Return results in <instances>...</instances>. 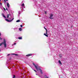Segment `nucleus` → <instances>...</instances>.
I'll return each mask as SVG.
<instances>
[{
	"instance_id": "nucleus-1",
	"label": "nucleus",
	"mask_w": 78,
	"mask_h": 78,
	"mask_svg": "<svg viewBox=\"0 0 78 78\" xmlns=\"http://www.w3.org/2000/svg\"><path fill=\"white\" fill-rule=\"evenodd\" d=\"M33 64L34 65V66L36 68V69H37V71H39V70L41 73V74L43 73L42 72V70H41V68L38 67H37L36 66V65L34 64V63H33Z\"/></svg>"
},
{
	"instance_id": "nucleus-2",
	"label": "nucleus",
	"mask_w": 78,
	"mask_h": 78,
	"mask_svg": "<svg viewBox=\"0 0 78 78\" xmlns=\"http://www.w3.org/2000/svg\"><path fill=\"white\" fill-rule=\"evenodd\" d=\"M3 41V42L0 44V46H1V45L3 44V45H4L5 48H6V41L5 39H4Z\"/></svg>"
},
{
	"instance_id": "nucleus-3",
	"label": "nucleus",
	"mask_w": 78,
	"mask_h": 78,
	"mask_svg": "<svg viewBox=\"0 0 78 78\" xmlns=\"http://www.w3.org/2000/svg\"><path fill=\"white\" fill-rule=\"evenodd\" d=\"M53 14L52 13H51L50 14V17L49 18L50 19H53Z\"/></svg>"
},
{
	"instance_id": "nucleus-4",
	"label": "nucleus",
	"mask_w": 78,
	"mask_h": 78,
	"mask_svg": "<svg viewBox=\"0 0 78 78\" xmlns=\"http://www.w3.org/2000/svg\"><path fill=\"white\" fill-rule=\"evenodd\" d=\"M14 20V18H13L12 20H9L8 19H5V20L7 21V22H12V20Z\"/></svg>"
},
{
	"instance_id": "nucleus-5",
	"label": "nucleus",
	"mask_w": 78,
	"mask_h": 78,
	"mask_svg": "<svg viewBox=\"0 0 78 78\" xmlns=\"http://www.w3.org/2000/svg\"><path fill=\"white\" fill-rule=\"evenodd\" d=\"M2 16H3V17H4L5 18H6V16H5L4 14L2 13Z\"/></svg>"
},
{
	"instance_id": "nucleus-6",
	"label": "nucleus",
	"mask_w": 78,
	"mask_h": 78,
	"mask_svg": "<svg viewBox=\"0 0 78 78\" xmlns=\"http://www.w3.org/2000/svg\"><path fill=\"white\" fill-rule=\"evenodd\" d=\"M58 62L59 63V64L61 65H62V63H61V61L60 60H59L58 61Z\"/></svg>"
},
{
	"instance_id": "nucleus-7",
	"label": "nucleus",
	"mask_w": 78,
	"mask_h": 78,
	"mask_svg": "<svg viewBox=\"0 0 78 78\" xmlns=\"http://www.w3.org/2000/svg\"><path fill=\"white\" fill-rule=\"evenodd\" d=\"M7 6L8 8H9V3H7Z\"/></svg>"
},
{
	"instance_id": "nucleus-8",
	"label": "nucleus",
	"mask_w": 78,
	"mask_h": 78,
	"mask_svg": "<svg viewBox=\"0 0 78 78\" xmlns=\"http://www.w3.org/2000/svg\"><path fill=\"white\" fill-rule=\"evenodd\" d=\"M12 55H15V56H19V55L17 54H12Z\"/></svg>"
},
{
	"instance_id": "nucleus-9",
	"label": "nucleus",
	"mask_w": 78,
	"mask_h": 78,
	"mask_svg": "<svg viewBox=\"0 0 78 78\" xmlns=\"http://www.w3.org/2000/svg\"><path fill=\"white\" fill-rule=\"evenodd\" d=\"M32 55V54H29L28 55H26V56H31Z\"/></svg>"
},
{
	"instance_id": "nucleus-10",
	"label": "nucleus",
	"mask_w": 78,
	"mask_h": 78,
	"mask_svg": "<svg viewBox=\"0 0 78 78\" xmlns=\"http://www.w3.org/2000/svg\"><path fill=\"white\" fill-rule=\"evenodd\" d=\"M44 77L45 78H48V77L47 76V75H45L44 76Z\"/></svg>"
},
{
	"instance_id": "nucleus-11",
	"label": "nucleus",
	"mask_w": 78,
	"mask_h": 78,
	"mask_svg": "<svg viewBox=\"0 0 78 78\" xmlns=\"http://www.w3.org/2000/svg\"><path fill=\"white\" fill-rule=\"evenodd\" d=\"M16 22H20V20H17L16 21Z\"/></svg>"
},
{
	"instance_id": "nucleus-12",
	"label": "nucleus",
	"mask_w": 78,
	"mask_h": 78,
	"mask_svg": "<svg viewBox=\"0 0 78 78\" xmlns=\"http://www.w3.org/2000/svg\"><path fill=\"white\" fill-rule=\"evenodd\" d=\"M18 39H22V37H18Z\"/></svg>"
},
{
	"instance_id": "nucleus-13",
	"label": "nucleus",
	"mask_w": 78,
	"mask_h": 78,
	"mask_svg": "<svg viewBox=\"0 0 78 78\" xmlns=\"http://www.w3.org/2000/svg\"><path fill=\"white\" fill-rule=\"evenodd\" d=\"M5 3H6V1H8V0H4Z\"/></svg>"
},
{
	"instance_id": "nucleus-14",
	"label": "nucleus",
	"mask_w": 78,
	"mask_h": 78,
	"mask_svg": "<svg viewBox=\"0 0 78 78\" xmlns=\"http://www.w3.org/2000/svg\"><path fill=\"white\" fill-rule=\"evenodd\" d=\"M44 35H45V36H46V37H48V35L46 34H44Z\"/></svg>"
},
{
	"instance_id": "nucleus-15",
	"label": "nucleus",
	"mask_w": 78,
	"mask_h": 78,
	"mask_svg": "<svg viewBox=\"0 0 78 78\" xmlns=\"http://www.w3.org/2000/svg\"><path fill=\"white\" fill-rule=\"evenodd\" d=\"M19 30L20 31H22V28H20L19 29Z\"/></svg>"
},
{
	"instance_id": "nucleus-16",
	"label": "nucleus",
	"mask_w": 78,
	"mask_h": 78,
	"mask_svg": "<svg viewBox=\"0 0 78 78\" xmlns=\"http://www.w3.org/2000/svg\"><path fill=\"white\" fill-rule=\"evenodd\" d=\"M16 78V76L15 75H13V76L12 77V78Z\"/></svg>"
},
{
	"instance_id": "nucleus-17",
	"label": "nucleus",
	"mask_w": 78,
	"mask_h": 78,
	"mask_svg": "<svg viewBox=\"0 0 78 78\" xmlns=\"http://www.w3.org/2000/svg\"><path fill=\"white\" fill-rule=\"evenodd\" d=\"M46 34H47V35H48V34L47 33V30H46Z\"/></svg>"
},
{
	"instance_id": "nucleus-18",
	"label": "nucleus",
	"mask_w": 78,
	"mask_h": 78,
	"mask_svg": "<svg viewBox=\"0 0 78 78\" xmlns=\"http://www.w3.org/2000/svg\"><path fill=\"white\" fill-rule=\"evenodd\" d=\"M9 14H8V15H7V18H9Z\"/></svg>"
},
{
	"instance_id": "nucleus-19",
	"label": "nucleus",
	"mask_w": 78,
	"mask_h": 78,
	"mask_svg": "<svg viewBox=\"0 0 78 78\" xmlns=\"http://www.w3.org/2000/svg\"><path fill=\"white\" fill-rule=\"evenodd\" d=\"M22 6H24V3H23L22 5Z\"/></svg>"
},
{
	"instance_id": "nucleus-20",
	"label": "nucleus",
	"mask_w": 78,
	"mask_h": 78,
	"mask_svg": "<svg viewBox=\"0 0 78 78\" xmlns=\"http://www.w3.org/2000/svg\"><path fill=\"white\" fill-rule=\"evenodd\" d=\"M20 11H19V15H20Z\"/></svg>"
},
{
	"instance_id": "nucleus-21",
	"label": "nucleus",
	"mask_w": 78,
	"mask_h": 78,
	"mask_svg": "<svg viewBox=\"0 0 78 78\" xmlns=\"http://www.w3.org/2000/svg\"><path fill=\"white\" fill-rule=\"evenodd\" d=\"M60 58H61V57H62V55H60Z\"/></svg>"
},
{
	"instance_id": "nucleus-22",
	"label": "nucleus",
	"mask_w": 78,
	"mask_h": 78,
	"mask_svg": "<svg viewBox=\"0 0 78 78\" xmlns=\"http://www.w3.org/2000/svg\"><path fill=\"white\" fill-rule=\"evenodd\" d=\"M0 40H2V38H1L0 37Z\"/></svg>"
},
{
	"instance_id": "nucleus-23",
	"label": "nucleus",
	"mask_w": 78,
	"mask_h": 78,
	"mask_svg": "<svg viewBox=\"0 0 78 78\" xmlns=\"http://www.w3.org/2000/svg\"><path fill=\"white\" fill-rule=\"evenodd\" d=\"M44 29H45L46 30V31H47V29H46V28L45 27H44Z\"/></svg>"
},
{
	"instance_id": "nucleus-24",
	"label": "nucleus",
	"mask_w": 78,
	"mask_h": 78,
	"mask_svg": "<svg viewBox=\"0 0 78 78\" xmlns=\"http://www.w3.org/2000/svg\"><path fill=\"white\" fill-rule=\"evenodd\" d=\"M23 8H25V6L24 5V6H23Z\"/></svg>"
},
{
	"instance_id": "nucleus-25",
	"label": "nucleus",
	"mask_w": 78,
	"mask_h": 78,
	"mask_svg": "<svg viewBox=\"0 0 78 78\" xmlns=\"http://www.w3.org/2000/svg\"><path fill=\"white\" fill-rule=\"evenodd\" d=\"M3 9H4V11H6V9H5V8H3Z\"/></svg>"
},
{
	"instance_id": "nucleus-26",
	"label": "nucleus",
	"mask_w": 78,
	"mask_h": 78,
	"mask_svg": "<svg viewBox=\"0 0 78 78\" xmlns=\"http://www.w3.org/2000/svg\"><path fill=\"white\" fill-rule=\"evenodd\" d=\"M21 27H23L22 25H20Z\"/></svg>"
},
{
	"instance_id": "nucleus-27",
	"label": "nucleus",
	"mask_w": 78,
	"mask_h": 78,
	"mask_svg": "<svg viewBox=\"0 0 78 78\" xmlns=\"http://www.w3.org/2000/svg\"><path fill=\"white\" fill-rule=\"evenodd\" d=\"M34 70L35 72H36V70Z\"/></svg>"
},
{
	"instance_id": "nucleus-28",
	"label": "nucleus",
	"mask_w": 78,
	"mask_h": 78,
	"mask_svg": "<svg viewBox=\"0 0 78 78\" xmlns=\"http://www.w3.org/2000/svg\"><path fill=\"white\" fill-rule=\"evenodd\" d=\"M45 14H46V13H47V12H45Z\"/></svg>"
},
{
	"instance_id": "nucleus-29",
	"label": "nucleus",
	"mask_w": 78,
	"mask_h": 78,
	"mask_svg": "<svg viewBox=\"0 0 78 78\" xmlns=\"http://www.w3.org/2000/svg\"><path fill=\"white\" fill-rule=\"evenodd\" d=\"M16 43H14V45H16Z\"/></svg>"
},
{
	"instance_id": "nucleus-30",
	"label": "nucleus",
	"mask_w": 78,
	"mask_h": 78,
	"mask_svg": "<svg viewBox=\"0 0 78 78\" xmlns=\"http://www.w3.org/2000/svg\"><path fill=\"white\" fill-rule=\"evenodd\" d=\"M9 55H10V54H8L7 55V56H9Z\"/></svg>"
},
{
	"instance_id": "nucleus-31",
	"label": "nucleus",
	"mask_w": 78,
	"mask_h": 78,
	"mask_svg": "<svg viewBox=\"0 0 78 78\" xmlns=\"http://www.w3.org/2000/svg\"><path fill=\"white\" fill-rule=\"evenodd\" d=\"M1 33H0V36H1Z\"/></svg>"
},
{
	"instance_id": "nucleus-32",
	"label": "nucleus",
	"mask_w": 78,
	"mask_h": 78,
	"mask_svg": "<svg viewBox=\"0 0 78 78\" xmlns=\"http://www.w3.org/2000/svg\"><path fill=\"white\" fill-rule=\"evenodd\" d=\"M6 10H8V9H7V8H6Z\"/></svg>"
},
{
	"instance_id": "nucleus-33",
	"label": "nucleus",
	"mask_w": 78,
	"mask_h": 78,
	"mask_svg": "<svg viewBox=\"0 0 78 78\" xmlns=\"http://www.w3.org/2000/svg\"><path fill=\"white\" fill-rule=\"evenodd\" d=\"M0 4H1V5H2V3H0Z\"/></svg>"
},
{
	"instance_id": "nucleus-34",
	"label": "nucleus",
	"mask_w": 78,
	"mask_h": 78,
	"mask_svg": "<svg viewBox=\"0 0 78 78\" xmlns=\"http://www.w3.org/2000/svg\"><path fill=\"white\" fill-rule=\"evenodd\" d=\"M36 75H37V74H36Z\"/></svg>"
},
{
	"instance_id": "nucleus-35",
	"label": "nucleus",
	"mask_w": 78,
	"mask_h": 78,
	"mask_svg": "<svg viewBox=\"0 0 78 78\" xmlns=\"http://www.w3.org/2000/svg\"><path fill=\"white\" fill-rule=\"evenodd\" d=\"M1 0H0V2H1Z\"/></svg>"
},
{
	"instance_id": "nucleus-36",
	"label": "nucleus",
	"mask_w": 78,
	"mask_h": 78,
	"mask_svg": "<svg viewBox=\"0 0 78 78\" xmlns=\"http://www.w3.org/2000/svg\"><path fill=\"white\" fill-rule=\"evenodd\" d=\"M71 27H72V26Z\"/></svg>"
},
{
	"instance_id": "nucleus-37",
	"label": "nucleus",
	"mask_w": 78,
	"mask_h": 78,
	"mask_svg": "<svg viewBox=\"0 0 78 78\" xmlns=\"http://www.w3.org/2000/svg\"><path fill=\"white\" fill-rule=\"evenodd\" d=\"M0 51H1V50H0Z\"/></svg>"
}]
</instances>
